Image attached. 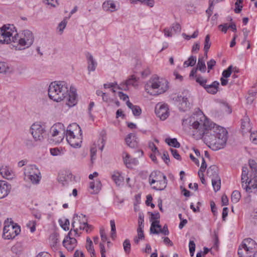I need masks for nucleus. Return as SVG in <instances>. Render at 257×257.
I'll return each mask as SVG.
<instances>
[{
    "instance_id": "obj_1",
    "label": "nucleus",
    "mask_w": 257,
    "mask_h": 257,
    "mask_svg": "<svg viewBox=\"0 0 257 257\" xmlns=\"http://www.w3.org/2000/svg\"><path fill=\"white\" fill-rule=\"evenodd\" d=\"M191 126L194 129L193 135L196 139L204 137L208 146L213 150L223 148L227 140V131L223 127L210 122L204 115L199 120L194 121Z\"/></svg>"
},
{
    "instance_id": "obj_2",
    "label": "nucleus",
    "mask_w": 257,
    "mask_h": 257,
    "mask_svg": "<svg viewBox=\"0 0 257 257\" xmlns=\"http://www.w3.org/2000/svg\"><path fill=\"white\" fill-rule=\"evenodd\" d=\"M68 91V85L66 82L54 81L49 85L48 95L51 99L60 102L67 96Z\"/></svg>"
},
{
    "instance_id": "obj_3",
    "label": "nucleus",
    "mask_w": 257,
    "mask_h": 257,
    "mask_svg": "<svg viewBox=\"0 0 257 257\" xmlns=\"http://www.w3.org/2000/svg\"><path fill=\"white\" fill-rule=\"evenodd\" d=\"M168 84V81L164 79L152 77L146 84L145 90L151 95H157L167 91Z\"/></svg>"
},
{
    "instance_id": "obj_4",
    "label": "nucleus",
    "mask_w": 257,
    "mask_h": 257,
    "mask_svg": "<svg viewBox=\"0 0 257 257\" xmlns=\"http://www.w3.org/2000/svg\"><path fill=\"white\" fill-rule=\"evenodd\" d=\"M13 42H18L20 46L23 47V49L26 48H29L33 43L34 41V36L32 32L28 30H25L22 31L20 36L18 33H16L12 37Z\"/></svg>"
},
{
    "instance_id": "obj_5",
    "label": "nucleus",
    "mask_w": 257,
    "mask_h": 257,
    "mask_svg": "<svg viewBox=\"0 0 257 257\" xmlns=\"http://www.w3.org/2000/svg\"><path fill=\"white\" fill-rule=\"evenodd\" d=\"M149 181L151 185L155 184L157 182H160L159 185L152 187V188L156 190L162 191L164 190L167 184L166 176L159 171H154L150 174Z\"/></svg>"
},
{
    "instance_id": "obj_6",
    "label": "nucleus",
    "mask_w": 257,
    "mask_h": 257,
    "mask_svg": "<svg viewBox=\"0 0 257 257\" xmlns=\"http://www.w3.org/2000/svg\"><path fill=\"white\" fill-rule=\"evenodd\" d=\"M25 180L30 181L33 184L39 183L41 176V173L35 165H28L25 168Z\"/></svg>"
},
{
    "instance_id": "obj_7",
    "label": "nucleus",
    "mask_w": 257,
    "mask_h": 257,
    "mask_svg": "<svg viewBox=\"0 0 257 257\" xmlns=\"http://www.w3.org/2000/svg\"><path fill=\"white\" fill-rule=\"evenodd\" d=\"M190 95L187 90H184L181 95L173 97V100L178 103L177 105L180 111H186L191 108L192 104L189 100Z\"/></svg>"
},
{
    "instance_id": "obj_8",
    "label": "nucleus",
    "mask_w": 257,
    "mask_h": 257,
    "mask_svg": "<svg viewBox=\"0 0 257 257\" xmlns=\"http://www.w3.org/2000/svg\"><path fill=\"white\" fill-rule=\"evenodd\" d=\"M31 133L35 141H41L47 136L45 126L39 123H35L32 124Z\"/></svg>"
},
{
    "instance_id": "obj_9",
    "label": "nucleus",
    "mask_w": 257,
    "mask_h": 257,
    "mask_svg": "<svg viewBox=\"0 0 257 257\" xmlns=\"http://www.w3.org/2000/svg\"><path fill=\"white\" fill-rule=\"evenodd\" d=\"M50 133L52 137L59 136L55 141L56 143H60L64 138L65 129L63 124L61 123L55 124L51 127Z\"/></svg>"
},
{
    "instance_id": "obj_10",
    "label": "nucleus",
    "mask_w": 257,
    "mask_h": 257,
    "mask_svg": "<svg viewBox=\"0 0 257 257\" xmlns=\"http://www.w3.org/2000/svg\"><path fill=\"white\" fill-rule=\"evenodd\" d=\"M14 31L12 28L10 27L3 26L0 28V43L10 44L12 41V37Z\"/></svg>"
},
{
    "instance_id": "obj_11",
    "label": "nucleus",
    "mask_w": 257,
    "mask_h": 257,
    "mask_svg": "<svg viewBox=\"0 0 257 257\" xmlns=\"http://www.w3.org/2000/svg\"><path fill=\"white\" fill-rule=\"evenodd\" d=\"M87 222V219L86 216L81 214L78 215L77 214H75L73 218L72 222V226L74 228V231L75 234H77L78 229H80L85 223Z\"/></svg>"
},
{
    "instance_id": "obj_12",
    "label": "nucleus",
    "mask_w": 257,
    "mask_h": 257,
    "mask_svg": "<svg viewBox=\"0 0 257 257\" xmlns=\"http://www.w3.org/2000/svg\"><path fill=\"white\" fill-rule=\"evenodd\" d=\"M248 169L247 167H243L242 169L241 174V184L242 187L247 192L250 193L251 192V188L249 187V180L251 179V175L248 176Z\"/></svg>"
},
{
    "instance_id": "obj_13",
    "label": "nucleus",
    "mask_w": 257,
    "mask_h": 257,
    "mask_svg": "<svg viewBox=\"0 0 257 257\" xmlns=\"http://www.w3.org/2000/svg\"><path fill=\"white\" fill-rule=\"evenodd\" d=\"M241 247L246 252L247 254H250L255 251L257 248V244L253 239L248 238L244 239L242 242Z\"/></svg>"
},
{
    "instance_id": "obj_14",
    "label": "nucleus",
    "mask_w": 257,
    "mask_h": 257,
    "mask_svg": "<svg viewBox=\"0 0 257 257\" xmlns=\"http://www.w3.org/2000/svg\"><path fill=\"white\" fill-rule=\"evenodd\" d=\"M66 140L71 146L73 148H79L82 143V134L66 135Z\"/></svg>"
},
{
    "instance_id": "obj_15",
    "label": "nucleus",
    "mask_w": 257,
    "mask_h": 257,
    "mask_svg": "<svg viewBox=\"0 0 257 257\" xmlns=\"http://www.w3.org/2000/svg\"><path fill=\"white\" fill-rule=\"evenodd\" d=\"M157 115L162 120L166 119L169 116V108L166 104H157L155 108Z\"/></svg>"
},
{
    "instance_id": "obj_16",
    "label": "nucleus",
    "mask_w": 257,
    "mask_h": 257,
    "mask_svg": "<svg viewBox=\"0 0 257 257\" xmlns=\"http://www.w3.org/2000/svg\"><path fill=\"white\" fill-rule=\"evenodd\" d=\"M72 229L69 231L66 238L63 241V246L67 249L68 251H72L77 244V240L74 237H71Z\"/></svg>"
},
{
    "instance_id": "obj_17",
    "label": "nucleus",
    "mask_w": 257,
    "mask_h": 257,
    "mask_svg": "<svg viewBox=\"0 0 257 257\" xmlns=\"http://www.w3.org/2000/svg\"><path fill=\"white\" fill-rule=\"evenodd\" d=\"M139 78L133 75L130 78L127 79L124 83L120 84V85L118 86V89L126 90L128 89V85H132L135 87L137 86L138 85L137 82Z\"/></svg>"
},
{
    "instance_id": "obj_18",
    "label": "nucleus",
    "mask_w": 257,
    "mask_h": 257,
    "mask_svg": "<svg viewBox=\"0 0 257 257\" xmlns=\"http://www.w3.org/2000/svg\"><path fill=\"white\" fill-rule=\"evenodd\" d=\"M68 100L66 102V104L69 107H72L74 106L77 102V95L76 94V89L71 87L70 88V92H68Z\"/></svg>"
},
{
    "instance_id": "obj_19",
    "label": "nucleus",
    "mask_w": 257,
    "mask_h": 257,
    "mask_svg": "<svg viewBox=\"0 0 257 257\" xmlns=\"http://www.w3.org/2000/svg\"><path fill=\"white\" fill-rule=\"evenodd\" d=\"M11 186L5 181H0V199L6 197L10 192Z\"/></svg>"
},
{
    "instance_id": "obj_20",
    "label": "nucleus",
    "mask_w": 257,
    "mask_h": 257,
    "mask_svg": "<svg viewBox=\"0 0 257 257\" xmlns=\"http://www.w3.org/2000/svg\"><path fill=\"white\" fill-rule=\"evenodd\" d=\"M11 223L12 225L11 226L10 225H5L3 229V237L5 239H10L14 238V222L11 221Z\"/></svg>"
},
{
    "instance_id": "obj_21",
    "label": "nucleus",
    "mask_w": 257,
    "mask_h": 257,
    "mask_svg": "<svg viewBox=\"0 0 257 257\" xmlns=\"http://www.w3.org/2000/svg\"><path fill=\"white\" fill-rule=\"evenodd\" d=\"M82 134V131L80 127L76 123L70 124L67 129L66 135H77Z\"/></svg>"
},
{
    "instance_id": "obj_22",
    "label": "nucleus",
    "mask_w": 257,
    "mask_h": 257,
    "mask_svg": "<svg viewBox=\"0 0 257 257\" xmlns=\"http://www.w3.org/2000/svg\"><path fill=\"white\" fill-rule=\"evenodd\" d=\"M72 175L69 172H62L59 174L58 180L63 185H65L71 180Z\"/></svg>"
},
{
    "instance_id": "obj_23",
    "label": "nucleus",
    "mask_w": 257,
    "mask_h": 257,
    "mask_svg": "<svg viewBox=\"0 0 257 257\" xmlns=\"http://www.w3.org/2000/svg\"><path fill=\"white\" fill-rule=\"evenodd\" d=\"M219 83L217 81H213L210 84H206L204 88L210 94H215L218 91Z\"/></svg>"
},
{
    "instance_id": "obj_24",
    "label": "nucleus",
    "mask_w": 257,
    "mask_h": 257,
    "mask_svg": "<svg viewBox=\"0 0 257 257\" xmlns=\"http://www.w3.org/2000/svg\"><path fill=\"white\" fill-rule=\"evenodd\" d=\"M124 154L125 155L123 157V161L127 168H132L133 166H135L138 164L139 161L137 158H131L128 154L124 153Z\"/></svg>"
},
{
    "instance_id": "obj_25",
    "label": "nucleus",
    "mask_w": 257,
    "mask_h": 257,
    "mask_svg": "<svg viewBox=\"0 0 257 257\" xmlns=\"http://www.w3.org/2000/svg\"><path fill=\"white\" fill-rule=\"evenodd\" d=\"M86 58L88 63L87 69L89 72L94 71L97 66V62L95 61L92 55L88 53L86 54Z\"/></svg>"
},
{
    "instance_id": "obj_26",
    "label": "nucleus",
    "mask_w": 257,
    "mask_h": 257,
    "mask_svg": "<svg viewBox=\"0 0 257 257\" xmlns=\"http://www.w3.org/2000/svg\"><path fill=\"white\" fill-rule=\"evenodd\" d=\"M207 175L211 180L215 179L216 178H220L218 175V168L215 165H212L208 168Z\"/></svg>"
},
{
    "instance_id": "obj_27",
    "label": "nucleus",
    "mask_w": 257,
    "mask_h": 257,
    "mask_svg": "<svg viewBox=\"0 0 257 257\" xmlns=\"http://www.w3.org/2000/svg\"><path fill=\"white\" fill-rule=\"evenodd\" d=\"M102 8L105 11L114 12L117 10L116 5L112 1H107L103 3Z\"/></svg>"
},
{
    "instance_id": "obj_28",
    "label": "nucleus",
    "mask_w": 257,
    "mask_h": 257,
    "mask_svg": "<svg viewBox=\"0 0 257 257\" xmlns=\"http://www.w3.org/2000/svg\"><path fill=\"white\" fill-rule=\"evenodd\" d=\"M0 173L4 178L8 180L12 179L13 178V173L7 166L3 167L0 169Z\"/></svg>"
},
{
    "instance_id": "obj_29",
    "label": "nucleus",
    "mask_w": 257,
    "mask_h": 257,
    "mask_svg": "<svg viewBox=\"0 0 257 257\" xmlns=\"http://www.w3.org/2000/svg\"><path fill=\"white\" fill-rule=\"evenodd\" d=\"M90 189L92 190L91 193H97L101 188V184L99 180H96L95 182H91L90 183Z\"/></svg>"
},
{
    "instance_id": "obj_30",
    "label": "nucleus",
    "mask_w": 257,
    "mask_h": 257,
    "mask_svg": "<svg viewBox=\"0 0 257 257\" xmlns=\"http://www.w3.org/2000/svg\"><path fill=\"white\" fill-rule=\"evenodd\" d=\"M159 220L153 221L151 225L150 232L153 234H158L160 233L159 230L161 228V226L159 224Z\"/></svg>"
},
{
    "instance_id": "obj_31",
    "label": "nucleus",
    "mask_w": 257,
    "mask_h": 257,
    "mask_svg": "<svg viewBox=\"0 0 257 257\" xmlns=\"http://www.w3.org/2000/svg\"><path fill=\"white\" fill-rule=\"evenodd\" d=\"M111 178L118 186H119L123 180L122 176L118 172H114L111 176Z\"/></svg>"
},
{
    "instance_id": "obj_32",
    "label": "nucleus",
    "mask_w": 257,
    "mask_h": 257,
    "mask_svg": "<svg viewBox=\"0 0 257 257\" xmlns=\"http://www.w3.org/2000/svg\"><path fill=\"white\" fill-rule=\"evenodd\" d=\"M165 142L168 144L169 146L173 147L175 148H178L180 146V143L177 141L176 138H167L165 140Z\"/></svg>"
},
{
    "instance_id": "obj_33",
    "label": "nucleus",
    "mask_w": 257,
    "mask_h": 257,
    "mask_svg": "<svg viewBox=\"0 0 257 257\" xmlns=\"http://www.w3.org/2000/svg\"><path fill=\"white\" fill-rule=\"evenodd\" d=\"M212 185L215 192L219 191L221 187V179L220 178H216L211 180Z\"/></svg>"
},
{
    "instance_id": "obj_34",
    "label": "nucleus",
    "mask_w": 257,
    "mask_h": 257,
    "mask_svg": "<svg viewBox=\"0 0 257 257\" xmlns=\"http://www.w3.org/2000/svg\"><path fill=\"white\" fill-rule=\"evenodd\" d=\"M196 62V57L194 56H191L188 59L184 62V66L187 67L194 66Z\"/></svg>"
},
{
    "instance_id": "obj_35",
    "label": "nucleus",
    "mask_w": 257,
    "mask_h": 257,
    "mask_svg": "<svg viewBox=\"0 0 257 257\" xmlns=\"http://www.w3.org/2000/svg\"><path fill=\"white\" fill-rule=\"evenodd\" d=\"M197 69L201 72H205L206 69V65L202 58H199L198 60Z\"/></svg>"
},
{
    "instance_id": "obj_36",
    "label": "nucleus",
    "mask_w": 257,
    "mask_h": 257,
    "mask_svg": "<svg viewBox=\"0 0 257 257\" xmlns=\"http://www.w3.org/2000/svg\"><path fill=\"white\" fill-rule=\"evenodd\" d=\"M240 197L241 195L238 191H233L231 196V201L234 203H237L239 201Z\"/></svg>"
},
{
    "instance_id": "obj_37",
    "label": "nucleus",
    "mask_w": 257,
    "mask_h": 257,
    "mask_svg": "<svg viewBox=\"0 0 257 257\" xmlns=\"http://www.w3.org/2000/svg\"><path fill=\"white\" fill-rule=\"evenodd\" d=\"M249 182V187L251 188L250 192H252V189L257 190V174L254 175L253 178L250 179Z\"/></svg>"
},
{
    "instance_id": "obj_38",
    "label": "nucleus",
    "mask_w": 257,
    "mask_h": 257,
    "mask_svg": "<svg viewBox=\"0 0 257 257\" xmlns=\"http://www.w3.org/2000/svg\"><path fill=\"white\" fill-rule=\"evenodd\" d=\"M211 42L210 40L209 35H207L205 38L204 51L205 53H208V51L210 47Z\"/></svg>"
},
{
    "instance_id": "obj_39",
    "label": "nucleus",
    "mask_w": 257,
    "mask_h": 257,
    "mask_svg": "<svg viewBox=\"0 0 257 257\" xmlns=\"http://www.w3.org/2000/svg\"><path fill=\"white\" fill-rule=\"evenodd\" d=\"M123 247L125 252L127 254L130 253L131 251V244L128 239H126L124 240L123 242Z\"/></svg>"
},
{
    "instance_id": "obj_40",
    "label": "nucleus",
    "mask_w": 257,
    "mask_h": 257,
    "mask_svg": "<svg viewBox=\"0 0 257 257\" xmlns=\"http://www.w3.org/2000/svg\"><path fill=\"white\" fill-rule=\"evenodd\" d=\"M133 136V134H130L125 139V142L128 146L131 148H135L137 146V143L135 141H132L131 140V137Z\"/></svg>"
},
{
    "instance_id": "obj_41",
    "label": "nucleus",
    "mask_w": 257,
    "mask_h": 257,
    "mask_svg": "<svg viewBox=\"0 0 257 257\" xmlns=\"http://www.w3.org/2000/svg\"><path fill=\"white\" fill-rule=\"evenodd\" d=\"M196 81L203 88L206 84L207 80L200 75H195Z\"/></svg>"
},
{
    "instance_id": "obj_42",
    "label": "nucleus",
    "mask_w": 257,
    "mask_h": 257,
    "mask_svg": "<svg viewBox=\"0 0 257 257\" xmlns=\"http://www.w3.org/2000/svg\"><path fill=\"white\" fill-rule=\"evenodd\" d=\"M243 2V0H236V2L235 3V8L234 9V12L236 14H239L241 12L242 6L240 5V4H242Z\"/></svg>"
},
{
    "instance_id": "obj_43",
    "label": "nucleus",
    "mask_w": 257,
    "mask_h": 257,
    "mask_svg": "<svg viewBox=\"0 0 257 257\" xmlns=\"http://www.w3.org/2000/svg\"><path fill=\"white\" fill-rule=\"evenodd\" d=\"M9 67L5 62H0V73H6L9 71Z\"/></svg>"
},
{
    "instance_id": "obj_44",
    "label": "nucleus",
    "mask_w": 257,
    "mask_h": 257,
    "mask_svg": "<svg viewBox=\"0 0 257 257\" xmlns=\"http://www.w3.org/2000/svg\"><path fill=\"white\" fill-rule=\"evenodd\" d=\"M110 224L111 226V237L112 238H114L116 237V228L114 220H111L110 221Z\"/></svg>"
},
{
    "instance_id": "obj_45",
    "label": "nucleus",
    "mask_w": 257,
    "mask_h": 257,
    "mask_svg": "<svg viewBox=\"0 0 257 257\" xmlns=\"http://www.w3.org/2000/svg\"><path fill=\"white\" fill-rule=\"evenodd\" d=\"M232 66H229L227 69L224 70L222 72V77L227 78L229 77L231 74Z\"/></svg>"
},
{
    "instance_id": "obj_46",
    "label": "nucleus",
    "mask_w": 257,
    "mask_h": 257,
    "mask_svg": "<svg viewBox=\"0 0 257 257\" xmlns=\"http://www.w3.org/2000/svg\"><path fill=\"white\" fill-rule=\"evenodd\" d=\"M50 239L53 246H56L59 241L58 235L57 233H54L50 236Z\"/></svg>"
},
{
    "instance_id": "obj_47",
    "label": "nucleus",
    "mask_w": 257,
    "mask_h": 257,
    "mask_svg": "<svg viewBox=\"0 0 257 257\" xmlns=\"http://www.w3.org/2000/svg\"><path fill=\"white\" fill-rule=\"evenodd\" d=\"M249 166L252 170V172L254 173V175L257 174V164L254 160L249 161Z\"/></svg>"
},
{
    "instance_id": "obj_48",
    "label": "nucleus",
    "mask_w": 257,
    "mask_h": 257,
    "mask_svg": "<svg viewBox=\"0 0 257 257\" xmlns=\"http://www.w3.org/2000/svg\"><path fill=\"white\" fill-rule=\"evenodd\" d=\"M67 23V22L66 19H64L58 25L57 29H58L59 31L60 32V34H61L63 33L64 29L65 28V27L66 26Z\"/></svg>"
},
{
    "instance_id": "obj_49",
    "label": "nucleus",
    "mask_w": 257,
    "mask_h": 257,
    "mask_svg": "<svg viewBox=\"0 0 257 257\" xmlns=\"http://www.w3.org/2000/svg\"><path fill=\"white\" fill-rule=\"evenodd\" d=\"M189 251L191 256H193L195 250V243L194 241L190 240L189 243Z\"/></svg>"
},
{
    "instance_id": "obj_50",
    "label": "nucleus",
    "mask_w": 257,
    "mask_h": 257,
    "mask_svg": "<svg viewBox=\"0 0 257 257\" xmlns=\"http://www.w3.org/2000/svg\"><path fill=\"white\" fill-rule=\"evenodd\" d=\"M181 30V26L178 23L173 24L171 27V31L175 33H180Z\"/></svg>"
},
{
    "instance_id": "obj_51",
    "label": "nucleus",
    "mask_w": 257,
    "mask_h": 257,
    "mask_svg": "<svg viewBox=\"0 0 257 257\" xmlns=\"http://www.w3.org/2000/svg\"><path fill=\"white\" fill-rule=\"evenodd\" d=\"M238 254L240 257H248L250 256V254H247L246 252L245 251L244 249L241 247V245L238 248Z\"/></svg>"
},
{
    "instance_id": "obj_52",
    "label": "nucleus",
    "mask_w": 257,
    "mask_h": 257,
    "mask_svg": "<svg viewBox=\"0 0 257 257\" xmlns=\"http://www.w3.org/2000/svg\"><path fill=\"white\" fill-rule=\"evenodd\" d=\"M133 114L135 116H139L142 113V110L140 106L135 105V106L132 110Z\"/></svg>"
},
{
    "instance_id": "obj_53",
    "label": "nucleus",
    "mask_w": 257,
    "mask_h": 257,
    "mask_svg": "<svg viewBox=\"0 0 257 257\" xmlns=\"http://www.w3.org/2000/svg\"><path fill=\"white\" fill-rule=\"evenodd\" d=\"M93 229V226L91 225H89L86 222V223L81 228H80V230H84L87 233L90 232Z\"/></svg>"
},
{
    "instance_id": "obj_54",
    "label": "nucleus",
    "mask_w": 257,
    "mask_h": 257,
    "mask_svg": "<svg viewBox=\"0 0 257 257\" xmlns=\"http://www.w3.org/2000/svg\"><path fill=\"white\" fill-rule=\"evenodd\" d=\"M149 147L150 149H151V150L153 151L154 153H157L158 155H160V153H159V151L158 150V148L156 147V146L154 144L153 142H149Z\"/></svg>"
},
{
    "instance_id": "obj_55",
    "label": "nucleus",
    "mask_w": 257,
    "mask_h": 257,
    "mask_svg": "<svg viewBox=\"0 0 257 257\" xmlns=\"http://www.w3.org/2000/svg\"><path fill=\"white\" fill-rule=\"evenodd\" d=\"M170 151L171 152L172 156L174 157V158L178 160H181V157L180 155L179 154L177 150L173 149H170Z\"/></svg>"
},
{
    "instance_id": "obj_56",
    "label": "nucleus",
    "mask_w": 257,
    "mask_h": 257,
    "mask_svg": "<svg viewBox=\"0 0 257 257\" xmlns=\"http://www.w3.org/2000/svg\"><path fill=\"white\" fill-rule=\"evenodd\" d=\"M13 227H14V238H15L17 235L19 234V233L21 232V228L20 226L19 225H17L16 224H13Z\"/></svg>"
},
{
    "instance_id": "obj_57",
    "label": "nucleus",
    "mask_w": 257,
    "mask_h": 257,
    "mask_svg": "<svg viewBox=\"0 0 257 257\" xmlns=\"http://www.w3.org/2000/svg\"><path fill=\"white\" fill-rule=\"evenodd\" d=\"M162 159L164 161L166 164H168L170 162V158L168 152L164 151L162 157Z\"/></svg>"
},
{
    "instance_id": "obj_58",
    "label": "nucleus",
    "mask_w": 257,
    "mask_h": 257,
    "mask_svg": "<svg viewBox=\"0 0 257 257\" xmlns=\"http://www.w3.org/2000/svg\"><path fill=\"white\" fill-rule=\"evenodd\" d=\"M43 2L53 7H55L56 6V4H57L56 0H43Z\"/></svg>"
},
{
    "instance_id": "obj_59",
    "label": "nucleus",
    "mask_w": 257,
    "mask_h": 257,
    "mask_svg": "<svg viewBox=\"0 0 257 257\" xmlns=\"http://www.w3.org/2000/svg\"><path fill=\"white\" fill-rule=\"evenodd\" d=\"M50 153L52 156H56L61 154V151L57 148L50 149Z\"/></svg>"
},
{
    "instance_id": "obj_60",
    "label": "nucleus",
    "mask_w": 257,
    "mask_h": 257,
    "mask_svg": "<svg viewBox=\"0 0 257 257\" xmlns=\"http://www.w3.org/2000/svg\"><path fill=\"white\" fill-rule=\"evenodd\" d=\"M207 67L208 69V72H209V70L212 69L213 67L216 64V61L214 59H211L210 61L207 62Z\"/></svg>"
},
{
    "instance_id": "obj_61",
    "label": "nucleus",
    "mask_w": 257,
    "mask_h": 257,
    "mask_svg": "<svg viewBox=\"0 0 257 257\" xmlns=\"http://www.w3.org/2000/svg\"><path fill=\"white\" fill-rule=\"evenodd\" d=\"M155 1L154 0H144L142 4L149 6L151 8L153 7L154 5Z\"/></svg>"
},
{
    "instance_id": "obj_62",
    "label": "nucleus",
    "mask_w": 257,
    "mask_h": 257,
    "mask_svg": "<svg viewBox=\"0 0 257 257\" xmlns=\"http://www.w3.org/2000/svg\"><path fill=\"white\" fill-rule=\"evenodd\" d=\"M86 248L87 250L91 253L93 256L95 255V251L92 244H88L86 245Z\"/></svg>"
},
{
    "instance_id": "obj_63",
    "label": "nucleus",
    "mask_w": 257,
    "mask_h": 257,
    "mask_svg": "<svg viewBox=\"0 0 257 257\" xmlns=\"http://www.w3.org/2000/svg\"><path fill=\"white\" fill-rule=\"evenodd\" d=\"M218 28L221 30V31L226 33L227 29H228V24H221L218 26Z\"/></svg>"
},
{
    "instance_id": "obj_64",
    "label": "nucleus",
    "mask_w": 257,
    "mask_h": 257,
    "mask_svg": "<svg viewBox=\"0 0 257 257\" xmlns=\"http://www.w3.org/2000/svg\"><path fill=\"white\" fill-rule=\"evenodd\" d=\"M250 139L252 140V142L257 144V131L255 133L251 134L250 135Z\"/></svg>"
}]
</instances>
